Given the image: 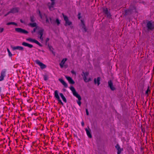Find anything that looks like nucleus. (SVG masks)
Wrapping results in <instances>:
<instances>
[{
    "instance_id": "obj_1",
    "label": "nucleus",
    "mask_w": 154,
    "mask_h": 154,
    "mask_svg": "<svg viewBox=\"0 0 154 154\" xmlns=\"http://www.w3.org/2000/svg\"><path fill=\"white\" fill-rule=\"evenodd\" d=\"M70 90L72 91V94L74 96L78 98V100L77 101V102L79 106L81 105V96L76 92L75 88L72 86H71L70 88Z\"/></svg>"
},
{
    "instance_id": "obj_2",
    "label": "nucleus",
    "mask_w": 154,
    "mask_h": 154,
    "mask_svg": "<svg viewBox=\"0 0 154 154\" xmlns=\"http://www.w3.org/2000/svg\"><path fill=\"white\" fill-rule=\"evenodd\" d=\"M146 27L148 31L152 30L154 29V22L152 21H148L146 22Z\"/></svg>"
},
{
    "instance_id": "obj_3",
    "label": "nucleus",
    "mask_w": 154,
    "mask_h": 154,
    "mask_svg": "<svg viewBox=\"0 0 154 154\" xmlns=\"http://www.w3.org/2000/svg\"><path fill=\"white\" fill-rule=\"evenodd\" d=\"M58 91L57 90H55L54 92V97L57 100L58 103L62 105H63V103L62 102L61 100H60L59 94Z\"/></svg>"
},
{
    "instance_id": "obj_4",
    "label": "nucleus",
    "mask_w": 154,
    "mask_h": 154,
    "mask_svg": "<svg viewBox=\"0 0 154 154\" xmlns=\"http://www.w3.org/2000/svg\"><path fill=\"white\" fill-rule=\"evenodd\" d=\"M82 73L83 74H82V75L83 77V79L85 82H87L91 80L90 78L88 79H87V77L88 75V72H83Z\"/></svg>"
},
{
    "instance_id": "obj_5",
    "label": "nucleus",
    "mask_w": 154,
    "mask_h": 154,
    "mask_svg": "<svg viewBox=\"0 0 154 154\" xmlns=\"http://www.w3.org/2000/svg\"><path fill=\"white\" fill-rule=\"evenodd\" d=\"M35 62L42 69H43L46 67V66L43 63L41 62L39 60H35Z\"/></svg>"
},
{
    "instance_id": "obj_6",
    "label": "nucleus",
    "mask_w": 154,
    "mask_h": 154,
    "mask_svg": "<svg viewBox=\"0 0 154 154\" xmlns=\"http://www.w3.org/2000/svg\"><path fill=\"white\" fill-rule=\"evenodd\" d=\"M63 16L64 19V20L65 21V26H69L72 24V22L69 20L67 16L64 15L63 14Z\"/></svg>"
},
{
    "instance_id": "obj_7",
    "label": "nucleus",
    "mask_w": 154,
    "mask_h": 154,
    "mask_svg": "<svg viewBox=\"0 0 154 154\" xmlns=\"http://www.w3.org/2000/svg\"><path fill=\"white\" fill-rule=\"evenodd\" d=\"M26 40L30 42L34 43L40 47H42V45L38 41L35 39H33L31 38H28L26 39Z\"/></svg>"
},
{
    "instance_id": "obj_8",
    "label": "nucleus",
    "mask_w": 154,
    "mask_h": 154,
    "mask_svg": "<svg viewBox=\"0 0 154 154\" xmlns=\"http://www.w3.org/2000/svg\"><path fill=\"white\" fill-rule=\"evenodd\" d=\"M6 69H3L2 70L0 76V81H2L4 80V78L6 76Z\"/></svg>"
},
{
    "instance_id": "obj_9",
    "label": "nucleus",
    "mask_w": 154,
    "mask_h": 154,
    "mask_svg": "<svg viewBox=\"0 0 154 154\" xmlns=\"http://www.w3.org/2000/svg\"><path fill=\"white\" fill-rule=\"evenodd\" d=\"M15 31L19 33L26 34L28 33V32L24 29L20 28H17L15 29Z\"/></svg>"
},
{
    "instance_id": "obj_10",
    "label": "nucleus",
    "mask_w": 154,
    "mask_h": 154,
    "mask_svg": "<svg viewBox=\"0 0 154 154\" xmlns=\"http://www.w3.org/2000/svg\"><path fill=\"white\" fill-rule=\"evenodd\" d=\"M81 24L80 25V27L83 32H86L87 31V29L85 24L84 21L82 20H81Z\"/></svg>"
},
{
    "instance_id": "obj_11",
    "label": "nucleus",
    "mask_w": 154,
    "mask_h": 154,
    "mask_svg": "<svg viewBox=\"0 0 154 154\" xmlns=\"http://www.w3.org/2000/svg\"><path fill=\"white\" fill-rule=\"evenodd\" d=\"M108 86L112 91H114L116 89V88L113 85V83L111 80L109 81L108 82Z\"/></svg>"
},
{
    "instance_id": "obj_12",
    "label": "nucleus",
    "mask_w": 154,
    "mask_h": 154,
    "mask_svg": "<svg viewBox=\"0 0 154 154\" xmlns=\"http://www.w3.org/2000/svg\"><path fill=\"white\" fill-rule=\"evenodd\" d=\"M51 0V3H48V6L49 9L50 10H52L54 9L55 3L54 0Z\"/></svg>"
},
{
    "instance_id": "obj_13",
    "label": "nucleus",
    "mask_w": 154,
    "mask_h": 154,
    "mask_svg": "<svg viewBox=\"0 0 154 154\" xmlns=\"http://www.w3.org/2000/svg\"><path fill=\"white\" fill-rule=\"evenodd\" d=\"M12 48L13 51L18 50L20 51H23L24 50V48L23 47L21 46H13L12 47Z\"/></svg>"
},
{
    "instance_id": "obj_14",
    "label": "nucleus",
    "mask_w": 154,
    "mask_h": 154,
    "mask_svg": "<svg viewBox=\"0 0 154 154\" xmlns=\"http://www.w3.org/2000/svg\"><path fill=\"white\" fill-rule=\"evenodd\" d=\"M38 13L39 14V15H40V16L41 18L42 19H43V20L45 19L46 20V22L49 23V20L47 17V16L45 14H44V15L43 16L42 14H41L40 11L39 10L38 11Z\"/></svg>"
},
{
    "instance_id": "obj_15",
    "label": "nucleus",
    "mask_w": 154,
    "mask_h": 154,
    "mask_svg": "<svg viewBox=\"0 0 154 154\" xmlns=\"http://www.w3.org/2000/svg\"><path fill=\"white\" fill-rule=\"evenodd\" d=\"M18 11V8H15L12 9L10 11H9L5 15V16H7L10 13H17Z\"/></svg>"
},
{
    "instance_id": "obj_16",
    "label": "nucleus",
    "mask_w": 154,
    "mask_h": 154,
    "mask_svg": "<svg viewBox=\"0 0 154 154\" xmlns=\"http://www.w3.org/2000/svg\"><path fill=\"white\" fill-rule=\"evenodd\" d=\"M103 11L108 17H110L111 16L109 12L108 11L107 8H103Z\"/></svg>"
},
{
    "instance_id": "obj_17",
    "label": "nucleus",
    "mask_w": 154,
    "mask_h": 154,
    "mask_svg": "<svg viewBox=\"0 0 154 154\" xmlns=\"http://www.w3.org/2000/svg\"><path fill=\"white\" fill-rule=\"evenodd\" d=\"M22 45L28 47L29 48H32L33 47V45L31 44L27 43L26 42H23L22 44Z\"/></svg>"
},
{
    "instance_id": "obj_18",
    "label": "nucleus",
    "mask_w": 154,
    "mask_h": 154,
    "mask_svg": "<svg viewBox=\"0 0 154 154\" xmlns=\"http://www.w3.org/2000/svg\"><path fill=\"white\" fill-rule=\"evenodd\" d=\"M65 77L70 84H74L75 83L73 80L70 77L65 76Z\"/></svg>"
},
{
    "instance_id": "obj_19",
    "label": "nucleus",
    "mask_w": 154,
    "mask_h": 154,
    "mask_svg": "<svg viewBox=\"0 0 154 154\" xmlns=\"http://www.w3.org/2000/svg\"><path fill=\"white\" fill-rule=\"evenodd\" d=\"M67 59L66 58L63 59L61 61V62L60 63L59 65L61 68H63L64 67V64L65 63L66 61L67 60Z\"/></svg>"
},
{
    "instance_id": "obj_20",
    "label": "nucleus",
    "mask_w": 154,
    "mask_h": 154,
    "mask_svg": "<svg viewBox=\"0 0 154 154\" xmlns=\"http://www.w3.org/2000/svg\"><path fill=\"white\" fill-rule=\"evenodd\" d=\"M100 77H98L97 79L95 78L94 80V83L95 84H97V85L98 86L100 84Z\"/></svg>"
},
{
    "instance_id": "obj_21",
    "label": "nucleus",
    "mask_w": 154,
    "mask_h": 154,
    "mask_svg": "<svg viewBox=\"0 0 154 154\" xmlns=\"http://www.w3.org/2000/svg\"><path fill=\"white\" fill-rule=\"evenodd\" d=\"M59 80L65 87L67 88L68 87L67 84L63 80L59 79Z\"/></svg>"
},
{
    "instance_id": "obj_22",
    "label": "nucleus",
    "mask_w": 154,
    "mask_h": 154,
    "mask_svg": "<svg viewBox=\"0 0 154 154\" xmlns=\"http://www.w3.org/2000/svg\"><path fill=\"white\" fill-rule=\"evenodd\" d=\"M59 95L61 97V98L62 99L63 101L65 103H66L67 102V100L66 98L64 96L63 94L62 93H60L59 94Z\"/></svg>"
},
{
    "instance_id": "obj_23",
    "label": "nucleus",
    "mask_w": 154,
    "mask_h": 154,
    "mask_svg": "<svg viewBox=\"0 0 154 154\" xmlns=\"http://www.w3.org/2000/svg\"><path fill=\"white\" fill-rule=\"evenodd\" d=\"M85 130L86 131L88 137L90 138H91L92 137V136L90 131L87 128L85 129Z\"/></svg>"
},
{
    "instance_id": "obj_24",
    "label": "nucleus",
    "mask_w": 154,
    "mask_h": 154,
    "mask_svg": "<svg viewBox=\"0 0 154 154\" xmlns=\"http://www.w3.org/2000/svg\"><path fill=\"white\" fill-rule=\"evenodd\" d=\"M44 31V30L43 29L39 30L38 32V35H43Z\"/></svg>"
},
{
    "instance_id": "obj_25",
    "label": "nucleus",
    "mask_w": 154,
    "mask_h": 154,
    "mask_svg": "<svg viewBox=\"0 0 154 154\" xmlns=\"http://www.w3.org/2000/svg\"><path fill=\"white\" fill-rule=\"evenodd\" d=\"M15 25L16 26H17V24L15 22H9L7 23V25Z\"/></svg>"
},
{
    "instance_id": "obj_26",
    "label": "nucleus",
    "mask_w": 154,
    "mask_h": 154,
    "mask_svg": "<svg viewBox=\"0 0 154 154\" xmlns=\"http://www.w3.org/2000/svg\"><path fill=\"white\" fill-rule=\"evenodd\" d=\"M29 25L32 27H36L37 25L36 23H30Z\"/></svg>"
},
{
    "instance_id": "obj_27",
    "label": "nucleus",
    "mask_w": 154,
    "mask_h": 154,
    "mask_svg": "<svg viewBox=\"0 0 154 154\" xmlns=\"http://www.w3.org/2000/svg\"><path fill=\"white\" fill-rule=\"evenodd\" d=\"M7 51L8 54V55L9 57H11L12 56V54L11 53V52L10 51V50H9L8 48H7Z\"/></svg>"
},
{
    "instance_id": "obj_28",
    "label": "nucleus",
    "mask_w": 154,
    "mask_h": 154,
    "mask_svg": "<svg viewBox=\"0 0 154 154\" xmlns=\"http://www.w3.org/2000/svg\"><path fill=\"white\" fill-rule=\"evenodd\" d=\"M117 154H120L122 151L123 150V149H121L120 148L119 149H117Z\"/></svg>"
},
{
    "instance_id": "obj_29",
    "label": "nucleus",
    "mask_w": 154,
    "mask_h": 154,
    "mask_svg": "<svg viewBox=\"0 0 154 154\" xmlns=\"http://www.w3.org/2000/svg\"><path fill=\"white\" fill-rule=\"evenodd\" d=\"M30 20L32 22H33L35 21L34 17L33 16H32L30 17Z\"/></svg>"
},
{
    "instance_id": "obj_30",
    "label": "nucleus",
    "mask_w": 154,
    "mask_h": 154,
    "mask_svg": "<svg viewBox=\"0 0 154 154\" xmlns=\"http://www.w3.org/2000/svg\"><path fill=\"white\" fill-rule=\"evenodd\" d=\"M48 47L49 48V50H50V51H53V48L51 46L49 45H48Z\"/></svg>"
},
{
    "instance_id": "obj_31",
    "label": "nucleus",
    "mask_w": 154,
    "mask_h": 154,
    "mask_svg": "<svg viewBox=\"0 0 154 154\" xmlns=\"http://www.w3.org/2000/svg\"><path fill=\"white\" fill-rule=\"evenodd\" d=\"M43 35H40V37H39L38 38H40V39L42 41H43V38L42 36Z\"/></svg>"
},
{
    "instance_id": "obj_32",
    "label": "nucleus",
    "mask_w": 154,
    "mask_h": 154,
    "mask_svg": "<svg viewBox=\"0 0 154 154\" xmlns=\"http://www.w3.org/2000/svg\"><path fill=\"white\" fill-rule=\"evenodd\" d=\"M56 22L57 23L58 25H59V24L60 23V22L59 20L57 19L56 20Z\"/></svg>"
},
{
    "instance_id": "obj_33",
    "label": "nucleus",
    "mask_w": 154,
    "mask_h": 154,
    "mask_svg": "<svg viewBox=\"0 0 154 154\" xmlns=\"http://www.w3.org/2000/svg\"><path fill=\"white\" fill-rule=\"evenodd\" d=\"M150 91L149 89V88H148L147 89V90L146 91V94H147L148 95V92H149Z\"/></svg>"
},
{
    "instance_id": "obj_34",
    "label": "nucleus",
    "mask_w": 154,
    "mask_h": 154,
    "mask_svg": "<svg viewBox=\"0 0 154 154\" xmlns=\"http://www.w3.org/2000/svg\"><path fill=\"white\" fill-rule=\"evenodd\" d=\"M116 148L117 149H119L120 147L119 146L118 144H117V145L115 146Z\"/></svg>"
},
{
    "instance_id": "obj_35",
    "label": "nucleus",
    "mask_w": 154,
    "mask_h": 154,
    "mask_svg": "<svg viewBox=\"0 0 154 154\" xmlns=\"http://www.w3.org/2000/svg\"><path fill=\"white\" fill-rule=\"evenodd\" d=\"M78 18L79 19H80L81 18V14L80 13H79L78 14Z\"/></svg>"
},
{
    "instance_id": "obj_36",
    "label": "nucleus",
    "mask_w": 154,
    "mask_h": 154,
    "mask_svg": "<svg viewBox=\"0 0 154 154\" xmlns=\"http://www.w3.org/2000/svg\"><path fill=\"white\" fill-rule=\"evenodd\" d=\"M4 29L3 28H0V33H1L4 31Z\"/></svg>"
},
{
    "instance_id": "obj_37",
    "label": "nucleus",
    "mask_w": 154,
    "mask_h": 154,
    "mask_svg": "<svg viewBox=\"0 0 154 154\" xmlns=\"http://www.w3.org/2000/svg\"><path fill=\"white\" fill-rule=\"evenodd\" d=\"M71 73L72 74H75V75L76 74V72H75V71H74V70H72L71 71Z\"/></svg>"
},
{
    "instance_id": "obj_38",
    "label": "nucleus",
    "mask_w": 154,
    "mask_h": 154,
    "mask_svg": "<svg viewBox=\"0 0 154 154\" xmlns=\"http://www.w3.org/2000/svg\"><path fill=\"white\" fill-rule=\"evenodd\" d=\"M86 115L87 116H88L89 114V112H88V109H86Z\"/></svg>"
},
{
    "instance_id": "obj_39",
    "label": "nucleus",
    "mask_w": 154,
    "mask_h": 154,
    "mask_svg": "<svg viewBox=\"0 0 154 154\" xmlns=\"http://www.w3.org/2000/svg\"><path fill=\"white\" fill-rule=\"evenodd\" d=\"M36 29H37V28H34L33 29V31L32 32V33H33V32H35L36 31Z\"/></svg>"
},
{
    "instance_id": "obj_40",
    "label": "nucleus",
    "mask_w": 154,
    "mask_h": 154,
    "mask_svg": "<svg viewBox=\"0 0 154 154\" xmlns=\"http://www.w3.org/2000/svg\"><path fill=\"white\" fill-rule=\"evenodd\" d=\"M81 125H82V126H84V123L83 122H82L81 123Z\"/></svg>"
},
{
    "instance_id": "obj_41",
    "label": "nucleus",
    "mask_w": 154,
    "mask_h": 154,
    "mask_svg": "<svg viewBox=\"0 0 154 154\" xmlns=\"http://www.w3.org/2000/svg\"><path fill=\"white\" fill-rule=\"evenodd\" d=\"M20 21L21 23H24V22L23 21V20H20Z\"/></svg>"
},
{
    "instance_id": "obj_42",
    "label": "nucleus",
    "mask_w": 154,
    "mask_h": 154,
    "mask_svg": "<svg viewBox=\"0 0 154 154\" xmlns=\"http://www.w3.org/2000/svg\"><path fill=\"white\" fill-rule=\"evenodd\" d=\"M44 79L45 80H46V78H45Z\"/></svg>"
}]
</instances>
